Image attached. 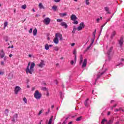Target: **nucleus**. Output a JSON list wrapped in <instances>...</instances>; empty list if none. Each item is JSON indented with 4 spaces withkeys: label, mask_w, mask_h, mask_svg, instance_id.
Returning <instances> with one entry per match:
<instances>
[{
    "label": "nucleus",
    "mask_w": 124,
    "mask_h": 124,
    "mask_svg": "<svg viewBox=\"0 0 124 124\" xmlns=\"http://www.w3.org/2000/svg\"><path fill=\"white\" fill-rule=\"evenodd\" d=\"M117 66H119V67H122V66H123V63H120L117 64Z\"/></svg>",
    "instance_id": "34"
},
{
    "label": "nucleus",
    "mask_w": 124,
    "mask_h": 124,
    "mask_svg": "<svg viewBox=\"0 0 124 124\" xmlns=\"http://www.w3.org/2000/svg\"><path fill=\"white\" fill-rule=\"evenodd\" d=\"M90 104H91V101L89 99H87L85 101V105L86 107H89Z\"/></svg>",
    "instance_id": "9"
},
{
    "label": "nucleus",
    "mask_w": 124,
    "mask_h": 124,
    "mask_svg": "<svg viewBox=\"0 0 124 124\" xmlns=\"http://www.w3.org/2000/svg\"><path fill=\"white\" fill-rule=\"evenodd\" d=\"M52 45L48 46V44H46L45 47H51Z\"/></svg>",
    "instance_id": "41"
},
{
    "label": "nucleus",
    "mask_w": 124,
    "mask_h": 124,
    "mask_svg": "<svg viewBox=\"0 0 124 124\" xmlns=\"http://www.w3.org/2000/svg\"><path fill=\"white\" fill-rule=\"evenodd\" d=\"M7 25H8V23L7 22H5L4 23V29H5L6 27H7Z\"/></svg>",
    "instance_id": "27"
},
{
    "label": "nucleus",
    "mask_w": 124,
    "mask_h": 124,
    "mask_svg": "<svg viewBox=\"0 0 124 124\" xmlns=\"http://www.w3.org/2000/svg\"><path fill=\"white\" fill-rule=\"evenodd\" d=\"M110 114H111V112L110 111H108V116H109Z\"/></svg>",
    "instance_id": "55"
},
{
    "label": "nucleus",
    "mask_w": 124,
    "mask_h": 124,
    "mask_svg": "<svg viewBox=\"0 0 124 124\" xmlns=\"http://www.w3.org/2000/svg\"><path fill=\"white\" fill-rule=\"evenodd\" d=\"M34 96L36 99H40L41 98V93H39V92L36 90L34 93Z\"/></svg>",
    "instance_id": "4"
},
{
    "label": "nucleus",
    "mask_w": 124,
    "mask_h": 124,
    "mask_svg": "<svg viewBox=\"0 0 124 124\" xmlns=\"http://www.w3.org/2000/svg\"><path fill=\"white\" fill-rule=\"evenodd\" d=\"M9 78L10 79L13 78V75H12V74H10L9 75Z\"/></svg>",
    "instance_id": "30"
},
{
    "label": "nucleus",
    "mask_w": 124,
    "mask_h": 124,
    "mask_svg": "<svg viewBox=\"0 0 124 124\" xmlns=\"http://www.w3.org/2000/svg\"><path fill=\"white\" fill-rule=\"evenodd\" d=\"M100 20V19L99 18H97V19H96L97 22L98 23V22H99Z\"/></svg>",
    "instance_id": "56"
},
{
    "label": "nucleus",
    "mask_w": 124,
    "mask_h": 124,
    "mask_svg": "<svg viewBox=\"0 0 124 124\" xmlns=\"http://www.w3.org/2000/svg\"><path fill=\"white\" fill-rule=\"evenodd\" d=\"M42 113H43V110H41L39 112V113H38V116H40V115H41Z\"/></svg>",
    "instance_id": "31"
},
{
    "label": "nucleus",
    "mask_w": 124,
    "mask_h": 124,
    "mask_svg": "<svg viewBox=\"0 0 124 124\" xmlns=\"http://www.w3.org/2000/svg\"><path fill=\"white\" fill-rule=\"evenodd\" d=\"M55 107V106L54 105H53L52 106H51V108L52 109H53V108H54Z\"/></svg>",
    "instance_id": "60"
},
{
    "label": "nucleus",
    "mask_w": 124,
    "mask_h": 124,
    "mask_svg": "<svg viewBox=\"0 0 124 124\" xmlns=\"http://www.w3.org/2000/svg\"><path fill=\"white\" fill-rule=\"evenodd\" d=\"M37 33V30L36 28H35L33 31V35L35 36L36 35V34Z\"/></svg>",
    "instance_id": "22"
},
{
    "label": "nucleus",
    "mask_w": 124,
    "mask_h": 124,
    "mask_svg": "<svg viewBox=\"0 0 124 124\" xmlns=\"http://www.w3.org/2000/svg\"><path fill=\"white\" fill-rule=\"evenodd\" d=\"M95 32H96V30H95V31L93 32V35L94 36L95 35Z\"/></svg>",
    "instance_id": "50"
},
{
    "label": "nucleus",
    "mask_w": 124,
    "mask_h": 124,
    "mask_svg": "<svg viewBox=\"0 0 124 124\" xmlns=\"http://www.w3.org/2000/svg\"><path fill=\"white\" fill-rule=\"evenodd\" d=\"M12 56H13L12 54H10V55H9V57L10 58H11V57H12Z\"/></svg>",
    "instance_id": "58"
},
{
    "label": "nucleus",
    "mask_w": 124,
    "mask_h": 124,
    "mask_svg": "<svg viewBox=\"0 0 124 124\" xmlns=\"http://www.w3.org/2000/svg\"><path fill=\"white\" fill-rule=\"evenodd\" d=\"M116 106H117V105L115 104L114 106L112 107H111V110H114V108H115V107H116Z\"/></svg>",
    "instance_id": "39"
},
{
    "label": "nucleus",
    "mask_w": 124,
    "mask_h": 124,
    "mask_svg": "<svg viewBox=\"0 0 124 124\" xmlns=\"http://www.w3.org/2000/svg\"><path fill=\"white\" fill-rule=\"evenodd\" d=\"M74 45H75V43H73L71 44V46L72 47H73V46H74Z\"/></svg>",
    "instance_id": "49"
},
{
    "label": "nucleus",
    "mask_w": 124,
    "mask_h": 124,
    "mask_svg": "<svg viewBox=\"0 0 124 124\" xmlns=\"http://www.w3.org/2000/svg\"><path fill=\"white\" fill-rule=\"evenodd\" d=\"M77 19V17L75 15H72V16H71V20H72V21H75V20Z\"/></svg>",
    "instance_id": "14"
},
{
    "label": "nucleus",
    "mask_w": 124,
    "mask_h": 124,
    "mask_svg": "<svg viewBox=\"0 0 124 124\" xmlns=\"http://www.w3.org/2000/svg\"><path fill=\"white\" fill-rule=\"evenodd\" d=\"M21 90V87L19 86H16L14 90L15 94H18V93Z\"/></svg>",
    "instance_id": "8"
},
{
    "label": "nucleus",
    "mask_w": 124,
    "mask_h": 124,
    "mask_svg": "<svg viewBox=\"0 0 124 124\" xmlns=\"http://www.w3.org/2000/svg\"><path fill=\"white\" fill-rule=\"evenodd\" d=\"M45 49H46V50H49V47H45Z\"/></svg>",
    "instance_id": "54"
},
{
    "label": "nucleus",
    "mask_w": 124,
    "mask_h": 124,
    "mask_svg": "<svg viewBox=\"0 0 124 124\" xmlns=\"http://www.w3.org/2000/svg\"><path fill=\"white\" fill-rule=\"evenodd\" d=\"M44 65H45V64H44V61L43 60H41L40 63L38 64L39 67H40L41 68H42Z\"/></svg>",
    "instance_id": "11"
},
{
    "label": "nucleus",
    "mask_w": 124,
    "mask_h": 124,
    "mask_svg": "<svg viewBox=\"0 0 124 124\" xmlns=\"http://www.w3.org/2000/svg\"><path fill=\"white\" fill-rule=\"evenodd\" d=\"M75 31H76V28L75 27H74L72 31L73 33H75Z\"/></svg>",
    "instance_id": "33"
},
{
    "label": "nucleus",
    "mask_w": 124,
    "mask_h": 124,
    "mask_svg": "<svg viewBox=\"0 0 124 124\" xmlns=\"http://www.w3.org/2000/svg\"><path fill=\"white\" fill-rule=\"evenodd\" d=\"M4 56H5V53H4V51H3V50L2 49L0 52V59H3V58H4Z\"/></svg>",
    "instance_id": "10"
},
{
    "label": "nucleus",
    "mask_w": 124,
    "mask_h": 124,
    "mask_svg": "<svg viewBox=\"0 0 124 124\" xmlns=\"http://www.w3.org/2000/svg\"><path fill=\"white\" fill-rule=\"evenodd\" d=\"M90 0H85V2L87 5H89V4H90V2H89Z\"/></svg>",
    "instance_id": "29"
},
{
    "label": "nucleus",
    "mask_w": 124,
    "mask_h": 124,
    "mask_svg": "<svg viewBox=\"0 0 124 124\" xmlns=\"http://www.w3.org/2000/svg\"><path fill=\"white\" fill-rule=\"evenodd\" d=\"M105 10L108 12V14H111V13H110L109 11V8L108 7H106L104 8Z\"/></svg>",
    "instance_id": "19"
},
{
    "label": "nucleus",
    "mask_w": 124,
    "mask_h": 124,
    "mask_svg": "<svg viewBox=\"0 0 124 124\" xmlns=\"http://www.w3.org/2000/svg\"><path fill=\"white\" fill-rule=\"evenodd\" d=\"M120 124V122H116V124Z\"/></svg>",
    "instance_id": "64"
},
{
    "label": "nucleus",
    "mask_w": 124,
    "mask_h": 124,
    "mask_svg": "<svg viewBox=\"0 0 124 124\" xmlns=\"http://www.w3.org/2000/svg\"><path fill=\"white\" fill-rule=\"evenodd\" d=\"M70 63H71V64L73 65V64L74 63V61L72 60V61L70 62Z\"/></svg>",
    "instance_id": "42"
},
{
    "label": "nucleus",
    "mask_w": 124,
    "mask_h": 124,
    "mask_svg": "<svg viewBox=\"0 0 124 124\" xmlns=\"http://www.w3.org/2000/svg\"><path fill=\"white\" fill-rule=\"evenodd\" d=\"M52 8L54 9V10H57V6H54L52 7Z\"/></svg>",
    "instance_id": "36"
},
{
    "label": "nucleus",
    "mask_w": 124,
    "mask_h": 124,
    "mask_svg": "<svg viewBox=\"0 0 124 124\" xmlns=\"http://www.w3.org/2000/svg\"><path fill=\"white\" fill-rule=\"evenodd\" d=\"M57 21H58V22H62V19H58L57 20Z\"/></svg>",
    "instance_id": "43"
},
{
    "label": "nucleus",
    "mask_w": 124,
    "mask_h": 124,
    "mask_svg": "<svg viewBox=\"0 0 124 124\" xmlns=\"http://www.w3.org/2000/svg\"><path fill=\"white\" fill-rule=\"evenodd\" d=\"M83 63V55L80 56V62H79V64L81 65Z\"/></svg>",
    "instance_id": "18"
},
{
    "label": "nucleus",
    "mask_w": 124,
    "mask_h": 124,
    "mask_svg": "<svg viewBox=\"0 0 124 124\" xmlns=\"http://www.w3.org/2000/svg\"><path fill=\"white\" fill-rule=\"evenodd\" d=\"M50 22H51V19L49 17H46L44 19L43 22L44 23L45 25H48L50 24Z\"/></svg>",
    "instance_id": "7"
},
{
    "label": "nucleus",
    "mask_w": 124,
    "mask_h": 124,
    "mask_svg": "<svg viewBox=\"0 0 124 124\" xmlns=\"http://www.w3.org/2000/svg\"><path fill=\"white\" fill-rule=\"evenodd\" d=\"M58 37H59L60 40L62 39V35L60 33H56L55 34V37L53 39V42L55 43V44H58L59 43V39Z\"/></svg>",
    "instance_id": "3"
},
{
    "label": "nucleus",
    "mask_w": 124,
    "mask_h": 124,
    "mask_svg": "<svg viewBox=\"0 0 124 124\" xmlns=\"http://www.w3.org/2000/svg\"><path fill=\"white\" fill-rule=\"evenodd\" d=\"M61 26L62 27H64L65 29H66L67 28V24L65 22H62L61 23Z\"/></svg>",
    "instance_id": "15"
},
{
    "label": "nucleus",
    "mask_w": 124,
    "mask_h": 124,
    "mask_svg": "<svg viewBox=\"0 0 124 124\" xmlns=\"http://www.w3.org/2000/svg\"><path fill=\"white\" fill-rule=\"evenodd\" d=\"M59 15L61 17H64V16H66V15H67V14L66 13H60Z\"/></svg>",
    "instance_id": "21"
},
{
    "label": "nucleus",
    "mask_w": 124,
    "mask_h": 124,
    "mask_svg": "<svg viewBox=\"0 0 124 124\" xmlns=\"http://www.w3.org/2000/svg\"><path fill=\"white\" fill-rule=\"evenodd\" d=\"M107 70V69H105V70L102 72L101 73H99L97 75V78L95 79V82L94 83L93 85H95V82L96 81H97V79H99V78L101 76V75H103L105 73V71Z\"/></svg>",
    "instance_id": "6"
},
{
    "label": "nucleus",
    "mask_w": 124,
    "mask_h": 124,
    "mask_svg": "<svg viewBox=\"0 0 124 124\" xmlns=\"http://www.w3.org/2000/svg\"><path fill=\"white\" fill-rule=\"evenodd\" d=\"M29 58H31L32 55L31 54H29Z\"/></svg>",
    "instance_id": "59"
},
{
    "label": "nucleus",
    "mask_w": 124,
    "mask_h": 124,
    "mask_svg": "<svg viewBox=\"0 0 124 124\" xmlns=\"http://www.w3.org/2000/svg\"><path fill=\"white\" fill-rule=\"evenodd\" d=\"M30 65H31V66H30ZM35 66V64L34 62H32L31 65V62H30L28 63L27 67L26 69V72L27 74H29H29H32V72H33V71L34 70L33 69V68Z\"/></svg>",
    "instance_id": "2"
},
{
    "label": "nucleus",
    "mask_w": 124,
    "mask_h": 124,
    "mask_svg": "<svg viewBox=\"0 0 124 124\" xmlns=\"http://www.w3.org/2000/svg\"><path fill=\"white\" fill-rule=\"evenodd\" d=\"M61 98H62V92H61Z\"/></svg>",
    "instance_id": "57"
},
{
    "label": "nucleus",
    "mask_w": 124,
    "mask_h": 124,
    "mask_svg": "<svg viewBox=\"0 0 124 124\" xmlns=\"http://www.w3.org/2000/svg\"><path fill=\"white\" fill-rule=\"evenodd\" d=\"M108 123H109L110 124H112V123H113V121H112V120H110L108 122Z\"/></svg>",
    "instance_id": "46"
},
{
    "label": "nucleus",
    "mask_w": 124,
    "mask_h": 124,
    "mask_svg": "<svg viewBox=\"0 0 124 124\" xmlns=\"http://www.w3.org/2000/svg\"><path fill=\"white\" fill-rule=\"evenodd\" d=\"M76 59H77L76 55H75V62H76Z\"/></svg>",
    "instance_id": "53"
},
{
    "label": "nucleus",
    "mask_w": 124,
    "mask_h": 124,
    "mask_svg": "<svg viewBox=\"0 0 124 124\" xmlns=\"http://www.w3.org/2000/svg\"><path fill=\"white\" fill-rule=\"evenodd\" d=\"M1 65H4V62L3 61L1 62Z\"/></svg>",
    "instance_id": "47"
},
{
    "label": "nucleus",
    "mask_w": 124,
    "mask_h": 124,
    "mask_svg": "<svg viewBox=\"0 0 124 124\" xmlns=\"http://www.w3.org/2000/svg\"><path fill=\"white\" fill-rule=\"evenodd\" d=\"M21 8H22V9H26V8H27V5L24 4V5H22Z\"/></svg>",
    "instance_id": "28"
},
{
    "label": "nucleus",
    "mask_w": 124,
    "mask_h": 124,
    "mask_svg": "<svg viewBox=\"0 0 124 124\" xmlns=\"http://www.w3.org/2000/svg\"><path fill=\"white\" fill-rule=\"evenodd\" d=\"M68 124H72V122H70Z\"/></svg>",
    "instance_id": "63"
},
{
    "label": "nucleus",
    "mask_w": 124,
    "mask_h": 124,
    "mask_svg": "<svg viewBox=\"0 0 124 124\" xmlns=\"http://www.w3.org/2000/svg\"><path fill=\"white\" fill-rule=\"evenodd\" d=\"M88 62V60H87V59H84L82 65V68H84V67H86V66H87V62Z\"/></svg>",
    "instance_id": "12"
},
{
    "label": "nucleus",
    "mask_w": 124,
    "mask_h": 124,
    "mask_svg": "<svg viewBox=\"0 0 124 124\" xmlns=\"http://www.w3.org/2000/svg\"><path fill=\"white\" fill-rule=\"evenodd\" d=\"M105 123H107V120H106V119H104L102 120L101 124H104Z\"/></svg>",
    "instance_id": "24"
},
{
    "label": "nucleus",
    "mask_w": 124,
    "mask_h": 124,
    "mask_svg": "<svg viewBox=\"0 0 124 124\" xmlns=\"http://www.w3.org/2000/svg\"><path fill=\"white\" fill-rule=\"evenodd\" d=\"M81 119H82V117H79L76 119V121H77L78 122H79V121H81Z\"/></svg>",
    "instance_id": "32"
},
{
    "label": "nucleus",
    "mask_w": 124,
    "mask_h": 124,
    "mask_svg": "<svg viewBox=\"0 0 124 124\" xmlns=\"http://www.w3.org/2000/svg\"><path fill=\"white\" fill-rule=\"evenodd\" d=\"M4 73L3 72H0V75H3Z\"/></svg>",
    "instance_id": "51"
},
{
    "label": "nucleus",
    "mask_w": 124,
    "mask_h": 124,
    "mask_svg": "<svg viewBox=\"0 0 124 124\" xmlns=\"http://www.w3.org/2000/svg\"><path fill=\"white\" fill-rule=\"evenodd\" d=\"M104 51L105 53H107L108 54V60H111L112 58V56H113V47H105L104 48Z\"/></svg>",
    "instance_id": "1"
},
{
    "label": "nucleus",
    "mask_w": 124,
    "mask_h": 124,
    "mask_svg": "<svg viewBox=\"0 0 124 124\" xmlns=\"http://www.w3.org/2000/svg\"><path fill=\"white\" fill-rule=\"evenodd\" d=\"M122 110V108H119V109H118V108H116L115 109V112H119V111H121Z\"/></svg>",
    "instance_id": "35"
},
{
    "label": "nucleus",
    "mask_w": 124,
    "mask_h": 124,
    "mask_svg": "<svg viewBox=\"0 0 124 124\" xmlns=\"http://www.w3.org/2000/svg\"><path fill=\"white\" fill-rule=\"evenodd\" d=\"M18 118V114L16 113L13 117V119H12V122L15 123V119H17Z\"/></svg>",
    "instance_id": "13"
},
{
    "label": "nucleus",
    "mask_w": 124,
    "mask_h": 124,
    "mask_svg": "<svg viewBox=\"0 0 124 124\" xmlns=\"http://www.w3.org/2000/svg\"><path fill=\"white\" fill-rule=\"evenodd\" d=\"M89 49H90V47H87V48L85 50V53H86V52H87Z\"/></svg>",
    "instance_id": "52"
},
{
    "label": "nucleus",
    "mask_w": 124,
    "mask_h": 124,
    "mask_svg": "<svg viewBox=\"0 0 124 124\" xmlns=\"http://www.w3.org/2000/svg\"><path fill=\"white\" fill-rule=\"evenodd\" d=\"M73 54L74 55H76V49H74V51H73Z\"/></svg>",
    "instance_id": "44"
},
{
    "label": "nucleus",
    "mask_w": 124,
    "mask_h": 124,
    "mask_svg": "<svg viewBox=\"0 0 124 124\" xmlns=\"http://www.w3.org/2000/svg\"><path fill=\"white\" fill-rule=\"evenodd\" d=\"M29 33H31L32 32V29H30V30L29 31Z\"/></svg>",
    "instance_id": "38"
},
{
    "label": "nucleus",
    "mask_w": 124,
    "mask_h": 124,
    "mask_svg": "<svg viewBox=\"0 0 124 124\" xmlns=\"http://www.w3.org/2000/svg\"><path fill=\"white\" fill-rule=\"evenodd\" d=\"M23 100L24 101V102L26 104L28 103V100L27 99V98L26 97H24L23 98Z\"/></svg>",
    "instance_id": "26"
},
{
    "label": "nucleus",
    "mask_w": 124,
    "mask_h": 124,
    "mask_svg": "<svg viewBox=\"0 0 124 124\" xmlns=\"http://www.w3.org/2000/svg\"><path fill=\"white\" fill-rule=\"evenodd\" d=\"M8 113H9V109H8V108L5 109L4 114L6 116V117L8 116Z\"/></svg>",
    "instance_id": "17"
},
{
    "label": "nucleus",
    "mask_w": 124,
    "mask_h": 124,
    "mask_svg": "<svg viewBox=\"0 0 124 124\" xmlns=\"http://www.w3.org/2000/svg\"><path fill=\"white\" fill-rule=\"evenodd\" d=\"M115 35H116V31H114L112 32V33L111 34V38H113V37H114L115 36Z\"/></svg>",
    "instance_id": "23"
},
{
    "label": "nucleus",
    "mask_w": 124,
    "mask_h": 124,
    "mask_svg": "<svg viewBox=\"0 0 124 124\" xmlns=\"http://www.w3.org/2000/svg\"><path fill=\"white\" fill-rule=\"evenodd\" d=\"M73 24L74 25H78V21H75L74 22H73Z\"/></svg>",
    "instance_id": "37"
},
{
    "label": "nucleus",
    "mask_w": 124,
    "mask_h": 124,
    "mask_svg": "<svg viewBox=\"0 0 124 124\" xmlns=\"http://www.w3.org/2000/svg\"><path fill=\"white\" fill-rule=\"evenodd\" d=\"M39 7L40 9H45L44 6L42 5V3H39Z\"/></svg>",
    "instance_id": "20"
},
{
    "label": "nucleus",
    "mask_w": 124,
    "mask_h": 124,
    "mask_svg": "<svg viewBox=\"0 0 124 124\" xmlns=\"http://www.w3.org/2000/svg\"><path fill=\"white\" fill-rule=\"evenodd\" d=\"M32 10L33 12H35V10H34V9H32Z\"/></svg>",
    "instance_id": "62"
},
{
    "label": "nucleus",
    "mask_w": 124,
    "mask_h": 124,
    "mask_svg": "<svg viewBox=\"0 0 124 124\" xmlns=\"http://www.w3.org/2000/svg\"><path fill=\"white\" fill-rule=\"evenodd\" d=\"M84 28H85V23L81 22L79 24V26L78 27L77 31H82V30H83V29H84Z\"/></svg>",
    "instance_id": "5"
},
{
    "label": "nucleus",
    "mask_w": 124,
    "mask_h": 124,
    "mask_svg": "<svg viewBox=\"0 0 124 124\" xmlns=\"http://www.w3.org/2000/svg\"><path fill=\"white\" fill-rule=\"evenodd\" d=\"M42 90L43 91H47V88L46 87H43Z\"/></svg>",
    "instance_id": "40"
},
{
    "label": "nucleus",
    "mask_w": 124,
    "mask_h": 124,
    "mask_svg": "<svg viewBox=\"0 0 124 124\" xmlns=\"http://www.w3.org/2000/svg\"><path fill=\"white\" fill-rule=\"evenodd\" d=\"M109 21H110V18L108 19L107 20V23L108 22H109Z\"/></svg>",
    "instance_id": "61"
},
{
    "label": "nucleus",
    "mask_w": 124,
    "mask_h": 124,
    "mask_svg": "<svg viewBox=\"0 0 124 124\" xmlns=\"http://www.w3.org/2000/svg\"><path fill=\"white\" fill-rule=\"evenodd\" d=\"M55 2H60L61 1V0H54Z\"/></svg>",
    "instance_id": "45"
},
{
    "label": "nucleus",
    "mask_w": 124,
    "mask_h": 124,
    "mask_svg": "<svg viewBox=\"0 0 124 124\" xmlns=\"http://www.w3.org/2000/svg\"><path fill=\"white\" fill-rule=\"evenodd\" d=\"M55 51H59V47H55Z\"/></svg>",
    "instance_id": "48"
},
{
    "label": "nucleus",
    "mask_w": 124,
    "mask_h": 124,
    "mask_svg": "<svg viewBox=\"0 0 124 124\" xmlns=\"http://www.w3.org/2000/svg\"><path fill=\"white\" fill-rule=\"evenodd\" d=\"M107 24V22H106L103 25H102L101 26V31H100V33H101V32L102 31V29H103V27H104L105 26V25H106Z\"/></svg>",
    "instance_id": "25"
},
{
    "label": "nucleus",
    "mask_w": 124,
    "mask_h": 124,
    "mask_svg": "<svg viewBox=\"0 0 124 124\" xmlns=\"http://www.w3.org/2000/svg\"><path fill=\"white\" fill-rule=\"evenodd\" d=\"M119 44L120 46H122L124 44V38L121 37L120 40L119 41Z\"/></svg>",
    "instance_id": "16"
}]
</instances>
